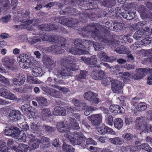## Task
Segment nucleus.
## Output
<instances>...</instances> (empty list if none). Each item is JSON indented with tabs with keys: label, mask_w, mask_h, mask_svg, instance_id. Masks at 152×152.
Instances as JSON below:
<instances>
[{
	"label": "nucleus",
	"mask_w": 152,
	"mask_h": 152,
	"mask_svg": "<svg viewBox=\"0 0 152 152\" xmlns=\"http://www.w3.org/2000/svg\"><path fill=\"white\" fill-rule=\"evenodd\" d=\"M2 62L5 67L8 70L14 72L18 71V66L14 64L15 60L12 57L6 56L2 59Z\"/></svg>",
	"instance_id": "0eeeda50"
},
{
	"label": "nucleus",
	"mask_w": 152,
	"mask_h": 152,
	"mask_svg": "<svg viewBox=\"0 0 152 152\" xmlns=\"http://www.w3.org/2000/svg\"><path fill=\"white\" fill-rule=\"evenodd\" d=\"M123 22H117L116 20L113 22V28L115 31H120L123 28Z\"/></svg>",
	"instance_id": "a19ab883"
},
{
	"label": "nucleus",
	"mask_w": 152,
	"mask_h": 152,
	"mask_svg": "<svg viewBox=\"0 0 152 152\" xmlns=\"http://www.w3.org/2000/svg\"><path fill=\"white\" fill-rule=\"evenodd\" d=\"M97 96V94L91 91L86 92L84 94L85 99L89 101L91 104L93 106L96 105L100 101Z\"/></svg>",
	"instance_id": "9d476101"
},
{
	"label": "nucleus",
	"mask_w": 152,
	"mask_h": 152,
	"mask_svg": "<svg viewBox=\"0 0 152 152\" xmlns=\"http://www.w3.org/2000/svg\"><path fill=\"white\" fill-rule=\"evenodd\" d=\"M92 77L95 80H101L104 78V73L102 70L94 69L91 75Z\"/></svg>",
	"instance_id": "393cba45"
},
{
	"label": "nucleus",
	"mask_w": 152,
	"mask_h": 152,
	"mask_svg": "<svg viewBox=\"0 0 152 152\" xmlns=\"http://www.w3.org/2000/svg\"><path fill=\"white\" fill-rule=\"evenodd\" d=\"M81 59L86 64L92 66L94 67L100 68V64L97 63L96 56L93 55L91 56L90 58L82 57Z\"/></svg>",
	"instance_id": "ddd939ff"
},
{
	"label": "nucleus",
	"mask_w": 152,
	"mask_h": 152,
	"mask_svg": "<svg viewBox=\"0 0 152 152\" xmlns=\"http://www.w3.org/2000/svg\"><path fill=\"white\" fill-rule=\"evenodd\" d=\"M0 96L11 100H16L17 99L15 95L7 89H2L0 91Z\"/></svg>",
	"instance_id": "4be33fe9"
},
{
	"label": "nucleus",
	"mask_w": 152,
	"mask_h": 152,
	"mask_svg": "<svg viewBox=\"0 0 152 152\" xmlns=\"http://www.w3.org/2000/svg\"><path fill=\"white\" fill-rule=\"evenodd\" d=\"M43 90L46 93L54 97L61 98L62 96L61 92L53 88H50L49 87H44L43 88Z\"/></svg>",
	"instance_id": "f3484780"
},
{
	"label": "nucleus",
	"mask_w": 152,
	"mask_h": 152,
	"mask_svg": "<svg viewBox=\"0 0 152 152\" xmlns=\"http://www.w3.org/2000/svg\"><path fill=\"white\" fill-rule=\"evenodd\" d=\"M148 32L142 28L137 31L134 34L133 37L136 39H138L142 36H144L145 34H147Z\"/></svg>",
	"instance_id": "c9c22d12"
},
{
	"label": "nucleus",
	"mask_w": 152,
	"mask_h": 152,
	"mask_svg": "<svg viewBox=\"0 0 152 152\" xmlns=\"http://www.w3.org/2000/svg\"><path fill=\"white\" fill-rule=\"evenodd\" d=\"M35 137L31 134H28L26 136V140L24 142H25L26 141H28V143L29 145H31L33 149H35L38 148L39 145H40L39 140H37L36 142L35 141Z\"/></svg>",
	"instance_id": "6ab92c4d"
},
{
	"label": "nucleus",
	"mask_w": 152,
	"mask_h": 152,
	"mask_svg": "<svg viewBox=\"0 0 152 152\" xmlns=\"http://www.w3.org/2000/svg\"><path fill=\"white\" fill-rule=\"evenodd\" d=\"M9 116L10 119L12 121L20 120L21 118V114L19 111L13 110L10 111Z\"/></svg>",
	"instance_id": "bb28decb"
},
{
	"label": "nucleus",
	"mask_w": 152,
	"mask_h": 152,
	"mask_svg": "<svg viewBox=\"0 0 152 152\" xmlns=\"http://www.w3.org/2000/svg\"><path fill=\"white\" fill-rule=\"evenodd\" d=\"M60 12L61 15H76L80 14V12L76 9L69 7H66L65 9L62 10Z\"/></svg>",
	"instance_id": "aec40b11"
},
{
	"label": "nucleus",
	"mask_w": 152,
	"mask_h": 152,
	"mask_svg": "<svg viewBox=\"0 0 152 152\" xmlns=\"http://www.w3.org/2000/svg\"><path fill=\"white\" fill-rule=\"evenodd\" d=\"M36 100L39 103V106L43 107L47 105V99L43 97H38L36 98Z\"/></svg>",
	"instance_id": "37998d69"
},
{
	"label": "nucleus",
	"mask_w": 152,
	"mask_h": 152,
	"mask_svg": "<svg viewBox=\"0 0 152 152\" xmlns=\"http://www.w3.org/2000/svg\"><path fill=\"white\" fill-rule=\"evenodd\" d=\"M98 60L102 61L110 62V58L104 52L101 51L98 54Z\"/></svg>",
	"instance_id": "ea45409f"
},
{
	"label": "nucleus",
	"mask_w": 152,
	"mask_h": 152,
	"mask_svg": "<svg viewBox=\"0 0 152 152\" xmlns=\"http://www.w3.org/2000/svg\"><path fill=\"white\" fill-rule=\"evenodd\" d=\"M68 20V18H66L65 16H63L59 18L58 23L66 26Z\"/></svg>",
	"instance_id": "680f3d73"
},
{
	"label": "nucleus",
	"mask_w": 152,
	"mask_h": 152,
	"mask_svg": "<svg viewBox=\"0 0 152 152\" xmlns=\"http://www.w3.org/2000/svg\"><path fill=\"white\" fill-rule=\"evenodd\" d=\"M56 128L60 132L65 133L64 136L68 139L71 143L74 145H79L83 146V148L87 147L86 145H84L86 138L85 137L81 135H78L77 139L75 137L74 134L70 132V129L67 125H65L64 122L60 121L57 124Z\"/></svg>",
	"instance_id": "7ed1b4c3"
},
{
	"label": "nucleus",
	"mask_w": 152,
	"mask_h": 152,
	"mask_svg": "<svg viewBox=\"0 0 152 152\" xmlns=\"http://www.w3.org/2000/svg\"><path fill=\"white\" fill-rule=\"evenodd\" d=\"M43 128L45 127V130L48 133H51L55 131L56 130L55 128L51 127L47 125H43Z\"/></svg>",
	"instance_id": "052dcab7"
},
{
	"label": "nucleus",
	"mask_w": 152,
	"mask_h": 152,
	"mask_svg": "<svg viewBox=\"0 0 152 152\" xmlns=\"http://www.w3.org/2000/svg\"><path fill=\"white\" fill-rule=\"evenodd\" d=\"M89 2L87 1H80L79 7L82 10L83 18H80V21L83 23H86L87 22V18L90 19L93 21L95 18H98L95 10L91 9L88 5Z\"/></svg>",
	"instance_id": "39448f33"
},
{
	"label": "nucleus",
	"mask_w": 152,
	"mask_h": 152,
	"mask_svg": "<svg viewBox=\"0 0 152 152\" xmlns=\"http://www.w3.org/2000/svg\"><path fill=\"white\" fill-rule=\"evenodd\" d=\"M42 61L49 72H51L56 66V63L50 56L44 55L42 57Z\"/></svg>",
	"instance_id": "9b49d317"
},
{
	"label": "nucleus",
	"mask_w": 152,
	"mask_h": 152,
	"mask_svg": "<svg viewBox=\"0 0 152 152\" xmlns=\"http://www.w3.org/2000/svg\"><path fill=\"white\" fill-rule=\"evenodd\" d=\"M49 140V138L46 137H44L42 138L41 141H39L41 148L45 149L48 148L50 146Z\"/></svg>",
	"instance_id": "72a5a7b5"
},
{
	"label": "nucleus",
	"mask_w": 152,
	"mask_h": 152,
	"mask_svg": "<svg viewBox=\"0 0 152 152\" xmlns=\"http://www.w3.org/2000/svg\"><path fill=\"white\" fill-rule=\"evenodd\" d=\"M111 83V89L115 93H119L121 92L122 88L123 83L117 80H110Z\"/></svg>",
	"instance_id": "dca6fc26"
},
{
	"label": "nucleus",
	"mask_w": 152,
	"mask_h": 152,
	"mask_svg": "<svg viewBox=\"0 0 152 152\" xmlns=\"http://www.w3.org/2000/svg\"><path fill=\"white\" fill-rule=\"evenodd\" d=\"M21 110L24 113L31 114L32 116L34 113V108L30 106L29 105L25 104L21 107Z\"/></svg>",
	"instance_id": "c85d7f7f"
},
{
	"label": "nucleus",
	"mask_w": 152,
	"mask_h": 152,
	"mask_svg": "<svg viewBox=\"0 0 152 152\" xmlns=\"http://www.w3.org/2000/svg\"><path fill=\"white\" fill-rule=\"evenodd\" d=\"M110 111L113 113L121 114V107L118 105H111L109 107Z\"/></svg>",
	"instance_id": "e433bc0d"
},
{
	"label": "nucleus",
	"mask_w": 152,
	"mask_h": 152,
	"mask_svg": "<svg viewBox=\"0 0 152 152\" xmlns=\"http://www.w3.org/2000/svg\"><path fill=\"white\" fill-rule=\"evenodd\" d=\"M109 140L112 143L116 145H121L124 142V140L122 138L118 137L110 138Z\"/></svg>",
	"instance_id": "79ce46f5"
},
{
	"label": "nucleus",
	"mask_w": 152,
	"mask_h": 152,
	"mask_svg": "<svg viewBox=\"0 0 152 152\" xmlns=\"http://www.w3.org/2000/svg\"><path fill=\"white\" fill-rule=\"evenodd\" d=\"M136 119L139 121L136 127V129L140 130L142 132H149V126L145 122L142 120L140 117L137 118Z\"/></svg>",
	"instance_id": "2eb2a0df"
},
{
	"label": "nucleus",
	"mask_w": 152,
	"mask_h": 152,
	"mask_svg": "<svg viewBox=\"0 0 152 152\" xmlns=\"http://www.w3.org/2000/svg\"><path fill=\"white\" fill-rule=\"evenodd\" d=\"M75 20L74 19H68L66 26H67L68 27H72L74 26L77 23L75 22Z\"/></svg>",
	"instance_id": "774afa93"
},
{
	"label": "nucleus",
	"mask_w": 152,
	"mask_h": 152,
	"mask_svg": "<svg viewBox=\"0 0 152 152\" xmlns=\"http://www.w3.org/2000/svg\"><path fill=\"white\" fill-rule=\"evenodd\" d=\"M101 26L99 23H90L86 26L81 28L83 36H88L91 33L92 37L96 40H99L109 45L115 46L118 45L119 41L114 39V35L111 34L109 30L102 28V33H100L98 28Z\"/></svg>",
	"instance_id": "f257e3e1"
},
{
	"label": "nucleus",
	"mask_w": 152,
	"mask_h": 152,
	"mask_svg": "<svg viewBox=\"0 0 152 152\" xmlns=\"http://www.w3.org/2000/svg\"><path fill=\"white\" fill-rule=\"evenodd\" d=\"M132 101L131 102V104L132 105V108L134 111H142L147 108V105L144 102L139 101V99L137 97L132 98Z\"/></svg>",
	"instance_id": "1a4fd4ad"
},
{
	"label": "nucleus",
	"mask_w": 152,
	"mask_h": 152,
	"mask_svg": "<svg viewBox=\"0 0 152 152\" xmlns=\"http://www.w3.org/2000/svg\"><path fill=\"white\" fill-rule=\"evenodd\" d=\"M113 124L114 127L118 129L121 128L124 125L123 120L120 118L115 119L113 121Z\"/></svg>",
	"instance_id": "58836bf2"
},
{
	"label": "nucleus",
	"mask_w": 152,
	"mask_h": 152,
	"mask_svg": "<svg viewBox=\"0 0 152 152\" xmlns=\"http://www.w3.org/2000/svg\"><path fill=\"white\" fill-rule=\"evenodd\" d=\"M97 129L98 132L102 135H104L106 134H112L115 133L112 129L105 125H102L98 127Z\"/></svg>",
	"instance_id": "b1692460"
},
{
	"label": "nucleus",
	"mask_w": 152,
	"mask_h": 152,
	"mask_svg": "<svg viewBox=\"0 0 152 152\" xmlns=\"http://www.w3.org/2000/svg\"><path fill=\"white\" fill-rule=\"evenodd\" d=\"M89 120L91 121L92 124L95 126L99 125L102 122V116L101 114L92 115L88 117Z\"/></svg>",
	"instance_id": "412c9836"
},
{
	"label": "nucleus",
	"mask_w": 152,
	"mask_h": 152,
	"mask_svg": "<svg viewBox=\"0 0 152 152\" xmlns=\"http://www.w3.org/2000/svg\"><path fill=\"white\" fill-rule=\"evenodd\" d=\"M31 127L34 131H41L43 129V126L42 125H40L39 123H37V124L32 123L31 125Z\"/></svg>",
	"instance_id": "de8ad7c7"
},
{
	"label": "nucleus",
	"mask_w": 152,
	"mask_h": 152,
	"mask_svg": "<svg viewBox=\"0 0 152 152\" xmlns=\"http://www.w3.org/2000/svg\"><path fill=\"white\" fill-rule=\"evenodd\" d=\"M28 148V145L25 144L20 143L17 147L15 146H13L12 149L16 151L17 152H26Z\"/></svg>",
	"instance_id": "c756f323"
},
{
	"label": "nucleus",
	"mask_w": 152,
	"mask_h": 152,
	"mask_svg": "<svg viewBox=\"0 0 152 152\" xmlns=\"http://www.w3.org/2000/svg\"><path fill=\"white\" fill-rule=\"evenodd\" d=\"M93 42L88 41L87 40L82 39V44L85 47L84 48H82L83 49H87L91 45H92Z\"/></svg>",
	"instance_id": "5fc2aeb1"
},
{
	"label": "nucleus",
	"mask_w": 152,
	"mask_h": 152,
	"mask_svg": "<svg viewBox=\"0 0 152 152\" xmlns=\"http://www.w3.org/2000/svg\"><path fill=\"white\" fill-rule=\"evenodd\" d=\"M148 70L146 68H139L136 70V77L137 79H140L147 74Z\"/></svg>",
	"instance_id": "7c9ffc66"
},
{
	"label": "nucleus",
	"mask_w": 152,
	"mask_h": 152,
	"mask_svg": "<svg viewBox=\"0 0 152 152\" xmlns=\"http://www.w3.org/2000/svg\"><path fill=\"white\" fill-rule=\"evenodd\" d=\"M63 150L64 151L67 152H74L75 149L70 145L64 143L62 146Z\"/></svg>",
	"instance_id": "49530a36"
},
{
	"label": "nucleus",
	"mask_w": 152,
	"mask_h": 152,
	"mask_svg": "<svg viewBox=\"0 0 152 152\" xmlns=\"http://www.w3.org/2000/svg\"><path fill=\"white\" fill-rule=\"evenodd\" d=\"M106 120L107 121L108 124L112 126L113 124V119L111 115H108L107 116Z\"/></svg>",
	"instance_id": "e2e57ef3"
},
{
	"label": "nucleus",
	"mask_w": 152,
	"mask_h": 152,
	"mask_svg": "<svg viewBox=\"0 0 152 152\" xmlns=\"http://www.w3.org/2000/svg\"><path fill=\"white\" fill-rule=\"evenodd\" d=\"M115 51L120 54H127L128 51L127 49L123 46L121 45L120 47H118L115 50Z\"/></svg>",
	"instance_id": "c03bdc74"
},
{
	"label": "nucleus",
	"mask_w": 152,
	"mask_h": 152,
	"mask_svg": "<svg viewBox=\"0 0 152 152\" xmlns=\"http://www.w3.org/2000/svg\"><path fill=\"white\" fill-rule=\"evenodd\" d=\"M73 121V122L71 123V128H72L74 130H77L80 128L77 122L74 119L71 118Z\"/></svg>",
	"instance_id": "13d9d810"
},
{
	"label": "nucleus",
	"mask_w": 152,
	"mask_h": 152,
	"mask_svg": "<svg viewBox=\"0 0 152 152\" xmlns=\"http://www.w3.org/2000/svg\"><path fill=\"white\" fill-rule=\"evenodd\" d=\"M115 0H103L100 2L101 5L107 7H112L114 6Z\"/></svg>",
	"instance_id": "f704fd0d"
},
{
	"label": "nucleus",
	"mask_w": 152,
	"mask_h": 152,
	"mask_svg": "<svg viewBox=\"0 0 152 152\" xmlns=\"http://www.w3.org/2000/svg\"><path fill=\"white\" fill-rule=\"evenodd\" d=\"M23 10L22 9L18 11L17 12L18 14H21L22 19L20 20L21 22L26 23V24L28 25L32 23L33 22L34 20H29L30 18L29 10H26L23 14Z\"/></svg>",
	"instance_id": "4468645a"
},
{
	"label": "nucleus",
	"mask_w": 152,
	"mask_h": 152,
	"mask_svg": "<svg viewBox=\"0 0 152 152\" xmlns=\"http://www.w3.org/2000/svg\"><path fill=\"white\" fill-rule=\"evenodd\" d=\"M121 76L124 82H129L130 80L129 78L133 76L132 74L127 72H124V73L122 72Z\"/></svg>",
	"instance_id": "a18cd8bd"
},
{
	"label": "nucleus",
	"mask_w": 152,
	"mask_h": 152,
	"mask_svg": "<svg viewBox=\"0 0 152 152\" xmlns=\"http://www.w3.org/2000/svg\"><path fill=\"white\" fill-rule=\"evenodd\" d=\"M92 45H93L96 51H100L104 48V45L97 42H93Z\"/></svg>",
	"instance_id": "603ef678"
},
{
	"label": "nucleus",
	"mask_w": 152,
	"mask_h": 152,
	"mask_svg": "<svg viewBox=\"0 0 152 152\" xmlns=\"http://www.w3.org/2000/svg\"><path fill=\"white\" fill-rule=\"evenodd\" d=\"M41 115L43 118H45V117H49L51 115L50 109L48 108L43 109L41 112Z\"/></svg>",
	"instance_id": "3c124183"
},
{
	"label": "nucleus",
	"mask_w": 152,
	"mask_h": 152,
	"mask_svg": "<svg viewBox=\"0 0 152 152\" xmlns=\"http://www.w3.org/2000/svg\"><path fill=\"white\" fill-rule=\"evenodd\" d=\"M141 8L143 10L141 12L140 16L142 18H148L152 19V12L145 8L144 6H142Z\"/></svg>",
	"instance_id": "2f4dec72"
},
{
	"label": "nucleus",
	"mask_w": 152,
	"mask_h": 152,
	"mask_svg": "<svg viewBox=\"0 0 152 152\" xmlns=\"http://www.w3.org/2000/svg\"><path fill=\"white\" fill-rule=\"evenodd\" d=\"M0 4L7 9L10 8V3L9 0H0Z\"/></svg>",
	"instance_id": "6e6d98bb"
},
{
	"label": "nucleus",
	"mask_w": 152,
	"mask_h": 152,
	"mask_svg": "<svg viewBox=\"0 0 152 152\" xmlns=\"http://www.w3.org/2000/svg\"><path fill=\"white\" fill-rule=\"evenodd\" d=\"M53 114L56 116H65L66 113L65 109L60 106H56L53 112Z\"/></svg>",
	"instance_id": "cd10ccee"
},
{
	"label": "nucleus",
	"mask_w": 152,
	"mask_h": 152,
	"mask_svg": "<svg viewBox=\"0 0 152 152\" xmlns=\"http://www.w3.org/2000/svg\"><path fill=\"white\" fill-rule=\"evenodd\" d=\"M74 44L76 47L78 48H84V46L82 44V39L80 38L75 39L74 40Z\"/></svg>",
	"instance_id": "864d4df0"
},
{
	"label": "nucleus",
	"mask_w": 152,
	"mask_h": 152,
	"mask_svg": "<svg viewBox=\"0 0 152 152\" xmlns=\"http://www.w3.org/2000/svg\"><path fill=\"white\" fill-rule=\"evenodd\" d=\"M11 16L10 14H8L5 16L2 17L0 19L2 22L6 23L9 22Z\"/></svg>",
	"instance_id": "0e129e2a"
},
{
	"label": "nucleus",
	"mask_w": 152,
	"mask_h": 152,
	"mask_svg": "<svg viewBox=\"0 0 152 152\" xmlns=\"http://www.w3.org/2000/svg\"><path fill=\"white\" fill-rule=\"evenodd\" d=\"M45 72L42 70L41 67H37L34 69L32 71V74L35 77H40L43 75Z\"/></svg>",
	"instance_id": "4c0bfd02"
},
{
	"label": "nucleus",
	"mask_w": 152,
	"mask_h": 152,
	"mask_svg": "<svg viewBox=\"0 0 152 152\" xmlns=\"http://www.w3.org/2000/svg\"><path fill=\"white\" fill-rule=\"evenodd\" d=\"M26 80L25 75L20 73L17 75L15 77L13 78L12 81L14 84L16 86H20L23 85Z\"/></svg>",
	"instance_id": "5701e85b"
},
{
	"label": "nucleus",
	"mask_w": 152,
	"mask_h": 152,
	"mask_svg": "<svg viewBox=\"0 0 152 152\" xmlns=\"http://www.w3.org/2000/svg\"><path fill=\"white\" fill-rule=\"evenodd\" d=\"M121 69L120 67L118 65L115 66L112 71V73L114 75H119L121 76L122 72H120Z\"/></svg>",
	"instance_id": "bf43d9fd"
},
{
	"label": "nucleus",
	"mask_w": 152,
	"mask_h": 152,
	"mask_svg": "<svg viewBox=\"0 0 152 152\" xmlns=\"http://www.w3.org/2000/svg\"><path fill=\"white\" fill-rule=\"evenodd\" d=\"M55 37L56 38H55L54 41H52V43H58L55 45L46 48V49L47 51L56 54H60L64 53L65 51L64 49H65L67 51L69 50L70 53L74 55H87L89 53L88 51L76 47H72L68 50L66 46V39L61 36L55 35Z\"/></svg>",
	"instance_id": "f03ea898"
},
{
	"label": "nucleus",
	"mask_w": 152,
	"mask_h": 152,
	"mask_svg": "<svg viewBox=\"0 0 152 152\" xmlns=\"http://www.w3.org/2000/svg\"><path fill=\"white\" fill-rule=\"evenodd\" d=\"M141 51L146 56H152L151 57L147 58H152V49L146 50L142 49Z\"/></svg>",
	"instance_id": "4d7b16f0"
},
{
	"label": "nucleus",
	"mask_w": 152,
	"mask_h": 152,
	"mask_svg": "<svg viewBox=\"0 0 152 152\" xmlns=\"http://www.w3.org/2000/svg\"><path fill=\"white\" fill-rule=\"evenodd\" d=\"M88 74V72L86 70H80V74L75 76V79L77 80L81 81L82 80H84L86 78Z\"/></svg>",
	"instance_id": "473e14b6"
},
{
	"label": "nucleus",
	"mask_w": 152,
	"mask_h": 152,
	"mask_svg": "<svg viewBox=\"0 0 152 152\" xmlns=\"http://www.w3.org/2000/svg\"><path fill=\"white\" fill-rule=\"evenodd\" d=\"M146 23V21H140L136 24V25H132V27L134 29H138L139 28L140 30H141V28L143 26H145Z\"/></svg>",
	"instance_id": "8fccbe9b"
},
{
	"label": "nucleus",
	"mask_w": 152,
	"mask_h": 152,
	"mask_svg": "<svg viewBox=\"0 0 152 152\" xmlns=\"http://www.w3.org/2000/svg\"><path fill=\"white\" fill-rule=\"evenodd\" d=\"M41 41V39L39 37H35L32 39L31 40L29 41V43L31 45H33L34 44L39 42Z\"/></svg>",
	"instance_id": "338daca9"
},
{
	"label": "nucleus",
	"mask_w": 152,
	"mask_h": 152,
	"mask_svg": "<svg viewBox=\"0 0 152 152\" xmlns=\"http://www.w3.org/2000/svg\"><path fill=\"white\" fill-rule=\"evenodd\" d=\"M39 36L41 39L43 41H47L51 42L54 41V39L56 38L55 35H49L45 33L42 32L39 34Z\"/></svg>",
	"instance_id": "a878e982"
},
{
	"label": "nucleus",
	"mask_w": 152,
	"mask_h": 152,
	"mask_svg": "<svg viewBox=\"0 0 152 152\" xmlns=\"http://www.w3.org/2000/svg\"><path fill=\"white\" fill-rule=\"evenodd\" d=\"M6 142L3 140H0V152H6L8 150Z\"/></svg>",
	"instance_id": "09e8293b"
},
{
	"label": "nucleus",
	"mask_w": 152,
	"mask_h": 152,
	"mask_svg": "<svg viewBox=\"0 0 152 152\" xmlns=\"http://www.w3.org/2000/svg\"><path fill=\"white\" fill-rule=\"evenodd\" d=\"M5 134L18 139L20 142H25L26 140V134L23 131H20L19 129L16 127L11 126L5 129Z\"/></svg>",
	"instance_id": "423d86ee"
},
{
	"label": "nucleus",
	"mask_w": 152,
	"mask_h": 152,
	"mask_svg": "<svg viewBox=\"0 0 152 152\" xmlns=\"http://www.w3.org/2000/svg\"><path fill=\"white\" fill-rule=\"evenodd\" d=\"M20 66L23 69H28L31 64V59L28 55L21 54L17 58Z\"/></svg>",
	"instance_id": "6e6552de"
},
{
	"label": "nucleus",
	"mask_w": 152,
	"mask_h": 152,
	"mask_svg": "<svg viewBox=\"0 0 152 152\" xmlns=\"http://www.w3.org/2000/svg\"><path fill=\"white\" fill-rule=\"evenodd\" d=\"M97 0H90L88 5L89 7L91 9L95 10L98 18L104 17L105 14H106V11L103 10L98 8L97 4L96 3V1Z\"/></svg>",
	"instance_id": "f8f14e48"
},
{
	"label": "nucleus",
	"mask_w": 152,
	"mask_h": 152,
	"mask_svg": "<svg viewBox=\"0 0 152 152\" xmlns=\"http://www.w3.org/2000/svg\"><path fill=\"white\" fill-rule=\"evenodd\" d=\"M74 60V57L72 56L61 59L60 63L62 66L59 67L57 70L58 73L63 77L71 76V72L76 70V64L72 63Z\"/></svg>",
	"instance_id": "20e7f679"
},
{
	"label": "nucleus",
	"mask_w": 152,
	"mask_h": 152,
	"mask_svg": "<svg viewBox=\"0 0 152 152\" xmlns=\"http://www.w3.org/2000/svg\"><path fill=\"white\" fill-rule=\"evenodd\" d=\"M122 136L125 140L126 141L130 140L133 137V135L130 133H125Z\"/></svg>",
	"instance_id": "69168bd1"
},
{
	"label": "nucleus",
	"mask_w": 152,
	"mask_h": 152,
	"mask_svg": "<svg viewBox=\"0 0 152 152\" xmlns=\"http://www.w3.org/2000/svg\"><path fill=\"white\" fill-rule=\"evenodd\" d=\"M38 29L42 31H50L57 30L58 27L54 25L49 23L42 24L37 26Z\"/></svg>",
	"instance_id": "a211bd4d"
}]
</instances>
